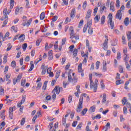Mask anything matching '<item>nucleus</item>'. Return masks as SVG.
Masks as SVG:
<instances>
[{
    "label": "nucleus",
    "instance_id": "1a4fd4ad",
    "mask_svg": "<svg viewBox=\"0 0 131 131\" xmlns=\"http://www.w3.org/2000/svg\"><path fill=\"white\" fill-rule=\"evenodd\" d=\"M11 12V11H10V12H8V9L7 8H5L3 10V15L5 17V19H9V17L8 16V15L10 14V12Z\"/></svg>",
    "mask_w": 131,
    "mask_h": 131
},
{
    "label": "nucleus",
    "instance_id": "9b49d317",
    "mask_svg": "<svg viewBox=\"0 0 131 131\" xmlns=\"http://www.w3.org/2000/svg\"><path fill=\"white\" fill-rule=\"evenodd\" d=\"M31 22H32V18H30V20H29L27 23H26V21H25V23H23V26H27L28 27H29V25L31 24Z\"/></svg>",
    "mask_w": 131,
    "mask_h": 131
},
{
    "label": "nucleus",
    "instance_id": "052dcab7",
    "mask_svg": "<svg viewBox=\"0 0 131 131\" xmlns=\"http://www.w3.org/2000/svg\"><path fill=\"white\" fill-rule=\"evenodd\" d=\"M82 126V123H80L77 126V129H80L81 128V127Z\"/></svg>",
    "mask_w": 131,
    "mask_h": 131
},
{
    "label": "nucleus",
    "instance_id": "58836bf2",
    "mask_svg": "<svg viewBox=\"0 0 131 131\" xmlns=\"http://www.w3.org/2000/svg\"><path fill=\"white\" fill-rule=\"evenodd\" d=\"M117 60H120L121 59V55L120 52H118L117 54Z\"/></svg>",
    "mask_w": 131,
    "mask_h": 131
},
{
    "label": "nucleus",
    "instance_id": "6ab92c4d",
    "mask_svg": "<svg viewBox=\"0 0 131 131\" xmlns=\"http://www.w3.org/2000/svg\"><path fill=\"white\" fill-rule=\"evenodd\" d=\"M101 18V16L99 15H97L95 17H94V20H95V23H98L99 21H100V19Z\"/></svg>",
    "mask_w": 131,
    "mask_h": 131
},
{
    "label": "nucleus",
    "instance_id": "c9c22d12",
    "mask_svg": "<svg viewBox=\"0 0 131 131\" xmlns=\"http://www.w3.org/2000/svg\"><path fill=\"white\" fill-rule=\"evenodd\" d=\"M16 110V106L10 107L9 108V112H13V111H15Z\"/></svg>",
    "mask_w": 131,
    "mask_h": 131
},
{
    "label": "nucleus",
    "instance_id": "3c124183",
    "mask_svg": "<svg viewBox=\"0 0 131 131\" xmlns=\"http://www.w3.org/2000/svg\"><path fill=\"white\" fill-rule=\"evenodd\" d=\"M9 112V117L10 119H13L14 118V115L13 112Z\"/></svg>",
    "mask_w": 131,
    "mask_h": 131
},
{
    "label": "nucleus",
    "instance_id": "5701e85b",
    "mask_svg": "<svg viewBox=\"0 0 131 131\" xmlns=\"http://www.w3.org/2000/svg\"><path fill=\"white\" fill-rule=\"evenodd\" d=\"M110 10L112 11V12H114L115 11V8L113 5V2H111L110 3Z\"/></svg>",
    "mask_w": 131,
    "mask_h": 131
},
{
    "label": "nucleus",
    "instance_id": "a878e982",
    "mask_svg": "<svg viewBox=\"0 0 131 131\" xmlns=\"http://www.w3.org/2000/svg\"><path fill=\"white\" fill-rule=\"evenodd\" d=\"M14 4H15V1L14 0H10V9H13V8H14Z\"/></svg>",
    "mask_w": 131,
    "mask_h": 131
},
{
    "label": "nucleus",
    "instance_id": "4c0bfd02",
    "mask_svg": "<svg viewBox=\"0 0 131 131\" xmlns=\"http://www.w3.org/2000/svg\"><path fill=\"white\" fill-rule=\"evenodd\" d=\"M41 42V39L39 38L36 41V47H38L39 46V44Z\"/></svg>",
    "mask_w": 131,
    "mask_h": 131
},
{
    "label": "nucleus",
    "instance_id": "de8ad7c7",
    "mask_svg": "<svg viewBox=\"0 0 131 131\" xmlns=\"http://www.w3.org/2000/svg\"><path fill=\"white\" fill-rule=\"evenodd\" d=\"M116 8H119L120 5V1L119 0H116Z\"/></svg>",
    "mask_w": 131,
    "mask_h": 131
},
{
    "label": "nucleus",
    "instance_id": "72a5a7b5",
    "mask_svg": "<svg viewBox=\"0 0 131 131\" xmlns=\"http://www.w3.org/2000/svg\"><path fill=\"white\" fill-rule=\"evenodd\" d=\"M105 10H106V6H104L103 7L101 6L100 9V13H103V12H104V11H105Z\"/></svg>",
    "mask_w": 131,
    "mask_h": 131
},
{
    "label": "nucleus",
    "instance_id": "8fccbe9b",
    "mask_svg": "<svg viewBox=\"0 0 131 131\" xmlns=\"http://www.w3.org/2000/svg\"><path fill=\"white\" fill-rule=\"evenodd\" d=\"M86 112H88V108H84L82 111L81 114H82V115H85Z\"/></svg>",
    "mask_w": 131,
    "mask_h": 131
},
{
    "label": "nucleus",
    "instance_id": "79ce46f5",
    "mask_svg": "<svg viewBox=\"0 0 131 131\" xmlns=\"http://www.w3.org/2000/svg\"><path fill=\"white\" fill-rule=\"evenodd\" d=\"M21 78H22V75L19 74L17 76L16 80L17 81V82H19L20 81V80H21Z\"/></svg>",
    "mask_w": 131,
    "mask_h": 131
},
{
    "label": "nucleus",
    "instance_id": "09e8293b",
    "mask_svg": "<svg viewBox=\"0 0 131 131\" xmlns=\"http://www.w3.org/2000/svg\"><path fill=\"white\" fill-rule=\"evenodd\" d=\"M41 85H42L41 82L38 83L37 85L36 89L37 90H39L40 89V88H41Z\"/></svg>",
    "mask_w": 131,
    "mask_h": 131
},
{
    "label": "nucleus",
    "instance_id": "a211bd4d",
    "mask_svg": "<svg viewBox=\"0 0 131 131\" xmlns=\"http://www.w3.org/2000/svg\"><path fill=\"white\" fill-rule=\"evenodd\" d=\"M18 39H19L20 42H22V41H24V39H25V35L22 34L19 36L18 37Z\"/></svg>",
    "mask_w": 131,
    "mask_h": 131
},
{
    "label": "nucleus",
    "instance_id": "f704fd0d",
    "mask_svg": "<svg viewBox=\"0 0 131 131\" xmlns=\"http://www.w3.org/2000/svg\"><path fill=\"white\" fill-rule=\"evenodd\" d=\"M41 1V4L42 5H47L49 3V0H40Z\"/></svg>",
    "mask_w": 131,
    "mask_h": 131
},
{
    "label": "nucleus",
    "instance_id": "a19ab883",
    "mask_svg": "<svg viewBox=\"0 0 131 131\" xmlns=\"http://www.w3.org/2000/svg\"><path fill=\"white\" fill-rule=\"evenodd\" d=\"M25 100H26V95H23L22 96V99L20 102L23 104L24 103H25Z\"/></svg>",
    "mask_w": 131,
    "mask_h": 131
},
{
    "label": "nucleus",
    "instance_id": "e2e57ef3",
    "mask_svg": "<svg viewBox=\"0 0 131 131\" xmlns=\"http://www.w3.org/2000/svg\"><path fill=\"white\" fill-rule=\"evenodd\" d=\"M67 38H63L62 39V42H61V45L63 46L64 45H65L66 42V40H67Z\"/></svg>",
    "mask_w": 131,
    "mask_h": 131
},
{
    "label": "nucleus",
    "instance_id": "c756f323",
    "mask_svg": "<svg viewBox=\"0 0 131 131\" xmlns=\"http://www.w3.org/2000/svg\"><path fill=\"white\" fill-rule=\"evenodd\" d=\"M123 80H118L116 81V84L117 85H119V84H121V83H123Z\"/></svg>",
    "mask_w": 131,
    "mask_h": 131
},
{
    "label": "nucleus",
    "instance_id": "338daca9",
    "mask_svg": "<svg viewBox=\"0 0 131 131\" xmlns=\"http://www.w3.org/2000/svg\"><path fill=\"white\" fill-rule=\"evenodd\" d=\"M11 67H16V61H12L11 62Z\"/></svg>",
    "mask_w": 131,
    "mask_h": 131
},
{
    "label": "nucleus",
    "instance_id": "e433bc0d",
    "mask_svg": "<svg viewBox=\"0 0 131 131\" xmlns=\"http://www.w3.org/2000/svg\"><path fill=\"white\" fill-rule=\"evenodd\" d=\"M77 52L78 50L77 49H74V51H73V57H76V56H77Z\"/></svg>",
    "mask_w": 131,
    "mask_h": 131
},
{
    "label": "nucleus",
    "instance_id": "412c9836",
    "mask_svg": "<svg viewBox=\"0 0 131 131\" xmlns=\"http://www.w3.org/2000/svg\"><path fill=\"white\" fill-rule=\"evenodd\" d=\"M124 23L125 26H127L129 24V20L128 17H126L124 20Z\"/></svg>",
    "mask_w": 131,
    "mask_h": 131
},
{
    "label": "nucleus",
    "instance_id": "c85d7f7f",
    "mask_svg": "<svg viewBox=\"0 0 131 131\" xmlns=\"http://www.w3.org/2000/svg\"><path fill=\"white\" fill-rule=\"evenodd\" d=\"M108 127H109V128L110 127V122H107L106 123V124L105 125V127H104L103 128V129H105V128L104 131H107L108 130Z\"/></svg>",
    "mask_w": 131,
    "mask_h": 131
},
{
    "label": "nucleus",
    "instance_id": "cd10ccee",
    "mask_svg": "<svg viewBox=\"0 0 131 131\" xmlns=\"http://www.w3.org/2000/svg\"><path fill=\"white\" fill-rule=\"evenodd\" d=\"M78 70L79 72H81L82 70V64L80 63L78 66Z\"/></svg>",
    "mask_w": 131,
    "mask_h": 131
},
{
    "label": "nucleus",
    "instance_id": "aec40b11",
    "mask_svg": "<svg viewBox=\"0 0 131 131\" xmlns=\"http://www.w3.org/2000/svg\"><path fill=\"white\" fill-rule=\"evenodd\" d=\"M30 64H31V67L28 70L29 72H30V71H32V70H33V69L34 68V64H33V61H31Z\"/></svg>",
    "mask_w": 131,
    "mask_h": 131
},
{
    "label": "nucleus",
    "instance_id": "f3484780",
    "mask_svg": "<svg viewBox=\"0 0 131 131\" xmlns=\"http://www.w3.org/2000/svg\"><path fill=\"white\" fill-rule=\"evenodd\" d=\"M106 101H107V95H106V93H104L102 97V103H106Z\"/></svg>",
    "mask_w": 131,
    "mask_h": 131
},
{
    "label": "nucleus",
    "instance_id": "b1692460",
    "mask_svg": "<svg viewBox=\"0 0 131 131\" xmlns=\"http://www.w3.org/2000/svg\"><path fill=\"white\" fill-rule=\"evenodd\" d=\"M105 20L106 17H105V15L102 16L101 18V24H102V25H103V24H104Z\"/></svg>",
    "mask_w": 131,
    "mask_h": 131
},
{
    "label": "nucleus",
    "instance_id": "4468645a",
    "mask_svg": "<svg viewBox=\"0 0 131 131\" xmlns=\"http://www.w3.org/2000/svg\"><path fill=\"white\" fill-rule=\"evenodd\" d=\"M102 70L103 72H105V71H107V62H106V61H103V62Z\"/></svg>",
    "mask_w": 131,
    "mask_h": 131
},
{
    "label": "nucleus",
    "instance_id": "423d86ee",
    "mask_svg": "<svg viewBox=\"0 0 131 131\" xmlns=\"http://www.w3.org/2000/svg\"><path fill=\"white\" fill-rule=\"evenodd\" d=\"M98 82H99V81H98V79H96L95 80L94 84V82H93V84L92 85L93 88H90V89H93V91H94V93H96V92H97V90H98Z\"/></svg>",
    "mask_w": 131,
    "mask_h": 131
},
{
    "label": "nucleus",
    "instance_id": "69168bd1",
    "mask_svg": "<svg viewBox=\"0 0 131 131\" xmlns=\"http://www.w3.org/2000/svg\"><path fill=\"white\" fill-rule=\"evenodd\" d=\"M96 69H99V68L100 67V61H98L96 63Z\"/></svg>",
    "mask_w": 131,
    "mask_h": 131
},
{
    "label": "nucleus",
    "instance_id": "680f3d73",
    "mask_svg": "<svg viewBox=\"0 0 131 131\" xmlns=\"http://www.w3.org/2000/svg\"><path fill=\"white\" fill-rule=\"evenodd\" d=\"M92 23H93V21L92 20L88 21V25H87L88 27H89V28L91 27V26H92Z\"/></svg>",
    "mask_w": 131,
    "mask_h": 131
},
{
    "label": "nucleus",
    "instance_id": "13d9d810",
    "mask_svg": "<svg viewBox=\"0 0 131 131\" xmlns=\"http://www.w3.org/2000/svg\"><path fill=\"white\" fill-rule=\"evenodd\" d=\"M8 23V19H5V21H4L3 25H2V27H5L7 25Z\"/></svg>",
    "mask_w": 131,
    "mask_h": 131
},
{
    "label": "nucleus",
    "instance_id": "49530a36",
    "mask_svg": "<svg viewBox=\"0 0 131 131\" xmlns=\"http://www.w3.org/2000/svg\"><path fill=\"white\" fill-rule=\"evenodd\" d=\"M88 33L89 34H93V28H91V27H90L89 30H88Z\"/></svg>",
    "mask_w": 131,
    "mask_h": 131
},
{
    "label": "nucleus",
    "instance_id": "37998d69",
    "mask_svg": "<svg viewBox=\"0 0 131 131\" xmlns=\"http://www.w3.org/2000/svg\"><path fill=\"white\" fill-rule=\"evenodd\" d=\"M100 85L101 89H104L105 88V85L104 84V80H101L100 81Z\"/></svg>",
    "mask_w": 131,
    "mask_h": 131
},
{
    "label": "nucleus",
    "instance_id": "864d4df0",
    "mask_svg": "<svg viewBox=\"0 0 131 131\" xmlns=\"http://www.w3.org/2000/svg\"><path fill=\"white\" fill-rule=\"evenodd\" d=\"M27 48V43H25L23 45V49L24 51H26V48Z\"/></svg>",
    "mask_w": 131,
    "mask_h": 131
},
{
    "label": "nucleus",
    "instance_id": "f257e3e1",
    "mask_svg": "<svg viewBox=\"0 0 131 131\" xmlns=\"http://www.w3.org/2000/svg\"><path fill=\"white\" fill-rule=\"evenodd\" d=\"M69 29L71 31L70 38L72 39V42H73V43H76L77 40L79 39V36H75L73 27H71Z\"/></svg>",
    "mask_w": 131,
    "mask_h": 131
},
{
    "label": "nucleus",
    "instance_id": "6e6d98bb",
    "mask_svg": "<svg viewBox=\"0 0 131 131\" xmlns=\"http://www.w3.org/2000/svg\"><path fill=\"white\" fill-rule=\"evenodd\" d=\"M124 61L125 62V63H126V62H127V61H128V56L127 55H124Z\"/></svg>",
    "mask_w": 131,
    "mask_h": 131
},
{
    "label": "nucleus",
    "instance_id": "bb28decb",
    "mask_svg": "<svg viewBox=\"0 0 131 131\" xmlns=\"http://www.w3.org/2000/svg\"><path fill=\"white\" fill-rule=\"evenodd\" d=\"M96 110V105H93L91 106L89 110L90 112H95Z\"/></svg>",
    "mask_w": 131,
    "mask_h": 131
},
{
    "label": "nucleus",
    "instance_id": "6e6552de",
    "mask_svg": "<svg viewBox=\"0 0 131 131\" xmlns=\"http://www.w3.org/2000/svg\"><path fill=\"white\" fill-rule=\"evenodd\" d=\"M75 15H76V10L75 8H73L70 13L71 19H73L75 17Z\"/></svg>",
    "mask_w": 131,
    "mask_h": 131
},
{
    "label": "nucleus",
    "instance_id": "0e129e2a",
    "mask_svg": "<svg viewBox=\"0 0 131 131\" xmlns=\"http://www.w3.org/2000/svg\"><path fill=\"white\" fill-rule=\"evenodd\" d=\"M46 99L47 101H51V99H52V96L51 95H48L46 96Z\"/></svg>",
    "mask_w": 131,
    "mask_h": 131
},
{
    "label": "nucleus",
    "instance_id": "20e7f679",
    "mask_svg": "<svg viewBox=\"0 0 131 131\" xmlns=\"http://www.w3.org/2000/svg\"><path fill=\"white\" fill-rule=\"evenodd\" d=\"M107 18H108V22H107L108 24H110L111 29H114V21H113V20H112V14L110 13L108 14V16Z\"/></svg>",
    "mask_w": 131,
    "mask_h": 131
},
{
    "label": "nucleus",
    "instance_id": "2eb2a0df",
    "mask_svg": "<svg viewBox=\"0 0 131 131\" xmlns=\"http://www.w3.org/2000/svg\"><path fill=\"white\" fill-rule=\"evenodd\" d=\"M89 79L90 80V88H93V85L94 84V81H93V75H89Z\"/></svg>",
    "mask_w": 131,
    "mask_h": 131
},
{
    "label": "nucleus",
    "instance_id": "7c9ffc66",
    "mask_svg": "<svg viewBox=\"0 0 131 131\" xmlns=\"http://www.w3.org/2000/svg\"><path fill=\"white\" fill-rule=\"evenodd\" d=\"M77 82V78L74 77L73 79H72V83L73 85H74L75 83Z\"/></svg>",
    "mask_w": 131,
    "mask_h": 131
},
{
    "label": "nucleus",
    "instance_id": "603ef678",
    "mask_svg": "<svg viewBox=\"0 0 131 131\" xmlns=\"http://www.w3.org/2000/svg\"><path fill=\"white\" fill-rule=\"evenodd\" d=\"M68 77L69 81H70V82H71L72 81V76H71V75L69 74Z\"/></svg>",
    "mask_w": 131,
    "mask_h": 131
},
{
    "label": "nucleus",
    "instance_id": "4d7b16f0",
    "mask_svg": "<svg viewBox=\"0 0 131 131\" xmlns=\"http://www.w3.org/2000/svg\"><path fill=\"white\" fill-rule=\"evenodd\" d=\"M122 43H126V40H125V37L124 36H122Z\"/></svg>",
    "mask_w": 131,
    "mask_h": 131
},
{
    "label": "nucleus",
    "instance_id": "2f4dec72",
    "mask_svg": "<svg viewBox=\"0 0 131 131\" xmlns=\"http://www.w3.org/2000/svg\"><path fill=\"white\" fill-rule=\"evenodd\" d=\"M45 17H46L45 12H42L40 15V19L43 20V19H45Z\"/></svg>",
    "mask_w": 131,
    "mask_h": 131
},
{
    "label": "nucleus",
    "instance_id": "bf43d9fd",
    "mask_svg": "<svg viewBox=\"0 0 131 131\" xmlns=\"http://www.w3.org/2000/svg\"><path fill=\"white\" fill-rule=\"evenodd\" d=\"M24 123H25V118H22L21 122H20V125H24Z\"/></svg>",
    "mask_w": 131,
    "mask_h": 131
},
{
    "label": "nucleus",
    "instance_id": "5fc2aeb1",
    "mask_svg": "<svg viewBox=\"0 0 131 131\" xmlns=\"http://www.w3.org/2000/svg\"><path fill=\"white\" fill-rule=\"evenodd\" d=\"M11 30L14 31V32H17L18 31V30L17 28H15V26H13L11 27Z\"/></svg>",
    "mask_w": 131,
    "mask_h": 131
},
{
    "label": "nucleus",
    "instance_id": "f03ea898",
    "mask_svg": "<svg viewBox=\"0 0 131 131\" xmlns=\"http://www.w3.org/2000/svg\"><path fill=\"white\" fill-rule=\"evenodd\" d=\"M83 96L85 97V96H86V94L83 93L81 95L80 97L78 106L76 108V112L78 113L80 112V111H81V109L82 108V103H83Z\"/></svg>",
    "mask_w": 131,
    "mask_h": 131
},
{
    "label": "nucleus",
    "instance_id": "dca6fc26",
    "mask_svg": "<svg viewBox=\"0 0 131 131\" xmlns=\"http://www.w3.org/2000/svg\"><path fill=\"white\" fill-rule=\"evenodd\" d=\"M107 40H105L103 43V49L104 51H107L108 49V42H107Z\"/></svg>",
    "mask_w": 131,
    "mask_h": 131
},
{
    "label": "nucleus",
    "instance_id": "39448f33",
    "mask_svg": "<svg viewBox=\"0 0 131 131\" xmlns=\"http://www.w3.org/2000/svg\"><path fill=\"white\" fill-rule=\"evenodd\" d=\"M122 104H123V105H126L127 108H128L130 113H131V104L130 103L127 102V100L126 98H125V97H124V98L122 100Z\"/></svg>",
    "mask_w": 131,
    "mask_h": 131
},
{
    "label": "nucleus",
    "instance_id": "a18cd8bd",
    "mask_svg": "<svg viewBox=\"0 0 131 131\" xmlns=\"http://www.w3.org/2000/svg\"><path fill=\"white\" fill-rule=\"evenodd\" d=\"M26 82V79H22L21 81V86H24Z\"/></svg>",
    "mask_w": 131,
    "mask_h": 131
},
{
    "label": "nucleus",
    "instance_id": "7ed1b4c3",
    "mask_svg": "<svg viewBox=\"0 0 131 131\" xmlns=\"http://www.w3.org/2000/svg\"><path fill=\"white\" fill-rule=\"evenodd\" d=\"M124 6L122 5L121 8L120 10H119L116 15V19H118L119 20H121V18L122 17V13H121V11H123L124 10Z\"/></svg>",
    "mask_w": 131,
    "mask_h": 131
},
{
    "label": "nucleus",
    "instance_id": "c03bdc74",
    "mask_svg": "<svg viewBox=\"0 0 131 131\" xmlns=\"http://www.w3.org/2000/svg\"><path fill=\"white\" fill-rule=\"evenodd\" d=\"M8 48H7V50H6V51H10L11 50V49H12V45H11V43H8Z\"/></svg>",
    "mask_w": 131,
    "mask_h": 131
},
{
    "label": "nucleus",
    "instance_id": "f8f14e48",
    "mask_svg": "<svg viewBox=\"0 0 131 131\" xmlns=\"http://www.w3.org/2000/svg\"><path fill=\"white\" fill-rule=\"evenodd\" d=\"M54 125L53 123H50L48 126L49 128H50V131H56V127L53 126Z\"/></svg>",
    "mask_w": 131,
    "mask_h": 131
},
{
    "label": "nucleus",
    "instance_id": "4be33fe9",
    "mask_svg": "<svg viewBox=\"0 0 131 131\" xmlns=\"http://www.w3.org/2000/svg\"><path fill=\"white\" fill-rule=\"evenodd\" d=\"M126 36H127V38L128 40V41L130 40V39H131V32L130 31L126 32Z\"/></svg>",
    "mask_w": 131,
    "mask_h": 131
},
{
    "label": "nucleus",
    "instance_id": "0eeeda50",
    "mask_svg": "<svg viewBox=\"0 0 131 131\" xmlns=\"http://www.w3.org/2000/svg\"><path fill=\"white\" fill-rule=\"evenodd\" d=\"M40 68L42 70V75H45L46 72H47V69H48V66H46L45 64H42Z\"/></svg>",
    "mask_w": 131,
    "mask_h": 131
},
{
    "label": "nucleus",
    "instance_id": "774afa93",
    "mask_svg": "<svg viewBox=\"0 0 131 131\" xmlns=\"http://www.w3.org/2000/svg\"><path fill=\"white\" fill-rule=\"evenodd\" d=\"M87 3L88 2H86V1H85L83 2V5H82V7L83 8V9H85V8H86Z\"/></svg>",
    "mask_w": 131,
    "mask_h": 131
},
{
    "label": "nucleus",
    "instance_id": "ddd939ff",
    "mask_svg": "<svg viewBox=\"0 0 131 131\" xmlns=\"http://www.w3.org/2000/svg\"><path fill=\"white\" fill-rule=\"evenodd\" d=\"M48 59L51 61V60H52L54 56H53V50H50L48 52Z\"/></svg>",
    "mask_w": 131,
    "mask_h": 131
},
{
    "label": "nucleus",
    "instance_id": "ea45409f",
    "mask_svg": "<svg viewBox=\"0 0 131 131\" xmlns=\"http://www.w3.org/2000/svg\"><path fill=\"white\" fill-rule=\"evenodd\" d=\"M4 94H5V89L0 87V96L4 95Z\"/></svg>",
    "mask_w": 131,
    "mask_h": 131
},
{
    "label": "nucleus",
    "instance_id": "473e14b6",
    "mask_svg": "<svg viewBox=\"0 0 131 131\" xmlns=\"http://www.w3.org/2000/svg\"><path fill=\"white\" fill-rule=\"evenodd\" d=\"M111 45L113 47H115L116 45H117V40H114L111 41Z\"/></svg>",
    "mask_w": 131,
    "mask_h": 131
},
{
    "label": "nucleus",
    "instance_id": "393cba45",
    "mask_svg": "<svg viewBox=\"0 0 131 131\" xmlns=\"http://www.w3.org/2000/svg\"><path fill=\"white\" fill-rule=\"evenodd\" d=\"M93 74L94 75V76H97L98 77H100L101 76H102V73H96V72H93Z\"/></svg>",
    "mask_w": 131,
    "mask_h": 131
},
{
    "label": "nucleus",
    "instance_id": "9d476101",
    "mask_svg": "<svg viewBox=\"0 0 131 131\" xmlns=\"http://www.w3.org/2000/svg\"><path fill=\"white\" fill-rule=\"evenodd\" d=\"M63 88H60L59 86H56L54 88V89L52 91V93H55V91L56 92V93L57 95H59L60 94V90H62Z\"/></svg>",
    "mask_w": 131,
    "mask_h": 131
}]
</instances>
